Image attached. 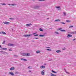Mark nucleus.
Returning <instances> with one entry per match:
<instances>
[{"mask_svg": "<svg viewBox=\"0 0 76 76\" xmlns=\"http://www.w3.org/2000/svg\"><path fill=\"white\" fill-rule=\"evenodd\" d=\"M45 73V70H43L41 71V74L42 75H44Z\"/></svg>", "mask_w": 76, "mask_h": 76, "instance_id": "obj_1", "label": "nucleus"}, {"mask_svg": "<svg viewBox=\"0 0 76 76\" xmlns=\"http://www.w3.org/2000/svg\"><path fill=\"white\" fill-rule=\"evenodd\" d=\"M8 73L9 75H11L12 76H13V75H14V73H13V72H10Z\"/></svg>", "mask_w": 76, "mask_h": 76, "instance_id": "obj_2", "label": "nucleus"}, {"mask_svg": "<svg viewBox=\"0 0 76 76\" xmlns=\"http://www.w3.org/2000/svg\"><path fill=\"white\" fill-rule=\"evenodd\" d=\"M24 37H30L31 35L25 34L24 35Z\"/></svg>", "mask_w": 76, "mask_h": 76, "instance_id": "obj_3", "label": "nucleus"}, {"mask_svg": "<svg viewBox=\"0 0 76 76\" xmlns=\"http://www.w3.org/2000/svg\"><path fill=\"white\" fill-rule=\"evenodd\" d=\"M67 35L68 36H67V38H69V37H72V35L71 34H68Z\"/></svg>", "mask_w": 76, "mask_h": 76, "instance_id": "obj_4", "label": "nucleus"}, {"mask_svg": "<svg viewBox=\"0 0 76 76\" xmlns=\"http://www.w3.org/2000/svg\"><path fill=\"white\" fill-rule=\"evenodd\" d=\"M8 46H14V44H8Z\"/></svg>", "mask_w": 76, "mask_h": 76, "instance_id": "obj_5", "label": "nucleus"}, {"mask_svg": "<svg viewBox=\"0 0 76 76\" xmlns=\"http://www.w3.org/2000/svg\"><path fill=\"white\" fill-rule=\"evenodd\" d=\"M3 23H4V24H9V23H10L7 22H4Z\"/></svg>", "mask_w": 76, "mask_h": 76, "instance_id": "obj_6", "label": "nucleus"}, {"mask_svg": "<svg viewBox=\"0 0 76 76\" xmlns=\"http://www.w3.org/2000/svg\"><path fill=\"white\" fill-rule=\"evenodd\" d=\"M40 69H44L45 66H42L40 67Z\"/></svg>", "mask_w": 76, "mask_h": 76, "instance_id": "obj_7", "label": "nucleus"}, {"mask_svg": "<svg viewBox=\"0 0 76 76\" xmlns=\"http://www.w3.org/2000/svg\"><path fill=\"white\" fill-rule=\"evenodd\" d=\"M76 34V31H75L71 32V34Z\"/></svg>", "mask_w": 76, "mask_h": 76, "instance_id": "obj_8", "label": "nucleus"}, {"mask_svg": "<svg viewBox=\"0 0 76 76\" xmlns=\"http://www.w3.org/2000/svg\"><path fill=\"white\" fill-rule=\"evenodd\" d=\"M32 25V24H31V23H29L28 24H26V25L27 26H30V25Z\"/></svg>", "mask_w": 76, "mask_h": 76, "instance_id": "obj_9", "label": "nucleus"}, {"mask_svg": "<svg viewBox=\"0 0 76 76\" xmlns=\"http://www.w3.org/2000/svg\"><path fill=\"white\" fill-rule=\"evenodd\" d=\"M22 56H26V53L22 54Z\"/></svg>", "mask_w": 76, "mask_h": 76, "instance_id": "obj_10", "label": "nucleus"}, {"mask_svg": "<svg viewBox=\"0 0 76 76\" xmlns=\"http://www.w3.org/2000/svg\"><path fill=\"white\" fill-rule=\"evenodd\" d=\"M30 56V54L29 53H26V56H27V57H29Z\"/></svg>", "mask_w": 76, "mask_h": 76, "instance_id": "obj_11", "label": "nucleus"}, {"mask_svg": "<svg viewBox=\"0 0 76 76\" xmlns=\"http://www.w3.org/2000/svg\"><path fill=\"white\" fill-rule=\"evenodd\" d=\"M0 53H2V54H4V53H5L6 52H4L3 51H1Z\"/></svg>", "mask_w": 76, "mask_h": 76, "instance_id": "obj_12", "label": "nucleus"}, {"mask_svg": "<svg viewBox=\"0 0 76 76\" xmlns=\"http://www.w3.org/2000/svg\"><path fill=\"white\" fill-rule=\"evenodd\" d=\"M63 14L64 16H66V12H64Z\"/></svg>", "mask_w": 76, "mask_h": 76, "instance_id": "obj_13", "label": "nucleus"}, {"mask_svg": "<svg viewBox=\"0 0 76 76\" xmlns=\"http://www.w3.org/2000/svg\"><path fill=\"white\" fill-rule=\"evenodd\" d=\"M58 21H60V19H58L55 20V22H58Z\"/></svg>", "mask_w": 76, "mask_h": 76, "instance_id": "obj_14", "label": "nucleus"}, {"mask_svg": "<svg viewBox=\"0 0 76 76\" xmlns=\"http://www.w3.org/2000/svg\"><path fill=\"white\" fill-rule=\"evenodd\" d=\"M39 8V6H37L35 7L34 8L37 9H38Z\"/></svg>", "mask_w": 76, "mask_h": 76, "instance_id": "obj_15", "label": "nucleus"}, {"mask_svg": "<svg viewBox=\"0 0 76 76\" xmlns=\"http://www.w3.org/2000/svg\"><path fill=\"white\" fill-rule=\"evenodd\" d=\"M40 52H41L39 50H38L36 52V53H40Z\"/></svg>", "mask_w": 76, "mask_h": 76, "instance_id": "obj_16", "label": "nucleus"}, {"mask_svg": "<svg viewBox=\"0 0 76 76\" xmlns=\"http://www.w3.org/2000/svg\"><path fill=\"white\" fill-rule=\"evenodd\" d=\"M56 53H60V52H61V51L60 50H57L56 51Z\"/></svg>", "mask_w": 76, "mask_h": 76, "instance_id": "obj_17", "label": "nucleus"}, {"mask_svg": "<svg viewBox=\"0 0 76 76\" xmlns=\"http://www.w3.org/2000/svg\"><path fill=\"white\" fill-rule=\"evenodd\" d=\"M15 69V68L14 67H12L11 68H10V70H14Z\"/></svg>", "mask_w": 76, "mask_h": 76, "instance_id": "obj_18", "label": "nucleus"}, {"mask_svg": "<svg viewBox=\"0 0 76 76\" xmlns=\"http://www.w3.org/2000/svg\"><path fill=\"white\" fill-rule=\"evenodd\" d=\"M2 34H5V35H6V32H4V31H2Z\"/></svg>", "mask_w": 76, "mask_h": 76, "instance_id": "obj_19", "label": "nucleus"}, {"mask_svg": "<svg viewBox=\"0 0 76 76\" xmlns=\"http://www.w3.org/2000/svg\"><path fill=\"white\" fill-rule=\"evenodd\" d=\"M5 42H6L5 41H4L3 42H2V44H5Z\"/></svg>", "mask_w": 76, "mask_h": 76, "instance_id": "obj_20", "label": "nucleus"}, {"mask_svg": "<svg viewBox=\"0 0 76 76\" xmlns=\"http://www.w3.org/2000/svg\"><path fill=\"white\" fill-rule=\"evenodd\" d=\"M39 31H43V30L41 29V28H40L39 29Z\"/></svg>", "mask_w": 76, "mask_h": 76, "instance_id": "obj_21", "label": "nucleus"}, {"mask_svg": "<svg viewBox=\"0 0 76 76\" xmlns=\"http://www.w3.org/2000/svg\"><path fill=\"white\" fill-rule=\"evenodd\" d=\"M39 36V37H44V35H40Z\"/></svg>", "mask_w": 76, "mask_h": 76, "instance_id": "obj_22", "label": "nucleus"}, {"mask_svg": "<svg viewBox=\"0 0 76 76\" xmlns=\"http://www.w3.org/2000/svg\"><path fill=\"white\" fill-rule=\"evenodd\" d=\"M47 51H51V50L49 49H48L46 50Z\"/></svg>", "mask_w": 76, "mask_h": 76, "instance_id": "obj_23", "label": "nucleus"}, {"mask_svg": "<svg viewBox=\"0 0 76 76\" xmlns=\"http://www.w3.org/2000/svg\"><path fill=\"white\" fill-rule=\"evenodd\" d=\"M3 50H7V48H3Z\"/></svg>", "mask_w": 76, "mask_h": 76, "instance_id": "obj_24", "label": "nucleus"}, {"mask_svg": "<svg viewBox=\"0 0 76 76\" xmlns=\"http://www.w3.org/2000/svg\"><path fill=\"white\" fill-rule=\"evenodd\" d=\"M34 37H38V34L34 35Z\"/></svg>", "mask_w": 76, "mask_h": 76, "instance_id": "obj_25", "label": "nucleus"}, {"mask_svg": "<svg viewBox=\"0 0 76 76\" xmlns=\"http://www.w3.org/2000/svg\"><path fill=\"white\" fill-rule=\"evenodd\" d=\"M65 72H66V73H67L68 74H70V73H69V72H68L66 70L65 71Z\"/></svg>", "mask_w": 76, "mask_h": 76, "instance_id": "obj_26", "label": "nucleus"}, {"mask_svg": "<svg viewBox=\"0 0 76 76\" xmlns=\"http://www.w3.org/2000/svg\"><path fill=\"white\" fill-rule=\"evenodd\" d=\"M61 32H64V31H66V30H61Z\"/></svg>", "mask_w": 76, "mask_h": 76, "instance_id": "obj_27", "label": "nucleus"}, {"mask_svg": "<svg viewBox=\"0 0 76 76\" xmlns=\"http://www.w3.org/2000/svg\"><path fill=\"white\" fill-rule=\"evenodd\" d=\"M2 5H6V4L5 3L1 4Z\"/></svg>", "mask_w": 76, "mask_h": 76, "instance_id": "obj_28", "label": "nucleus"}, {"mask_svg": "<svg viewBox=\"0 0 76 76\" xmlns=\"http://www.w3.org/2000/svg\"><path fill=\"white\" fill-rule=\"evenodd\" d=\"M60 7H56V8H57V9H58Z\"/></svg>", "mask_w": 76, "mask_h": 76, "instance_id": "obj_29", "label": "nucleus"}, {"mask_svg": "<svg viewBox=\"0 0 76 76\" xmlns=\"http://www.w3.org/2000/svg\"><path fill=\"white\" fill-rule=\"evenodd\" d=\"M23 61H28V60H27L26 59H24Z\"/></svg>", "mask_w": 76, "mask_h": 76, "instance_id": "obj_30", "label": "nucleus"}, {"mask_svg": "<svg viewBox=\"0 0 76 76\" xmlns=\"http://www.w3.org/2000/svg\"><path fill=\"white\" fill-rule=\"evenodd\" d=\"M62 50H66V48H64L62 49Z\"/></svg>", "mask_w": 76, "mask_h": 76, "instance_id": "obj_31", "label": "nucleus"}, {"mask_svg": "<svg viewBox=\"0 0 76 76\" xmlns=\"http://www.w3.org/2000/svg\"><path fill=\"white\" fill-rule=\"evenodd\" d=\"M52 72H53V73H57V72H54V71L53 70L52 71Z\"/></svg>", "mask_w": 76, "mask_h": 76, "instance_id": "obj_32", "label": "nucleus"}, {"mask_svg": "<svg viewBox=\"0 0 76 76\" xmlns=\"http://www.w3.org/2000/svg\"><path fill=\"white\" fill-rule=\"evenodd\" d=\"M15 5H16V4H11V6H15Z\"/></svg>", "mask_w": 76, "mask_h": 76, "instance_id": "obj_33", "label": "nucleus"}, {"mask_svg": "<svg viewBox=\"0 0 76 76\" xmlns=\"http://www.w3.org/2000/svg\"><path fill=\"white\" fill-rule=\"evenodd\" d=\"M9 51H12V49H9Z\"/></svg>", "mask_w": 76, "mask_h": 76, "instance_id": "obj_34", "label": "nucleus"}, {"mask_svg": "<svg viewBox=\"0 0 76 76\" xmlns=\"http://www.w3.org/2000/svg\"><path fill=\"white\" fill-rule=\"evenodd\" d=\"M45 0H39V1H44Z\"/></svg>", "mask_w": 76, "mask_h": 76, "instance_id": "obj_35", "label": "nucleus"}, {"mask_svg": "<svg viewBox=\"0 0 76 76\" xmlns=\"http://www.w3.org/2000/svg\"><path fill=\"white\" fill-rule=\"evenodd\" d=\"M61 23H62V24H65V23L63 22H61Z\"/></svg>", "mask_w": 76, "mask_h": 76, "instance_id": "obj_36", "label": "nucleus"}, {"mask_svg": "<svg viewBox=\"0 0 76 76\" xmlns=\"http://www.w3.org/2000/svg\"><path fill=\"white\" fill-rule=\"evenodd\" d=\"M24 60V58H21V60H23V61Z\"/></svg>", "mask_w": 76, "mask_h": 76, "instance_id": "obj_37", "label": "nucleus"}, {"mask_svg": "<svg viewBox=\"0 0 76 76\" xmlns=\"http://www.w3.org/2000/svg\"><path fill=\"white\" fill-rule=\"evenodd\" d=\"M28 69H31V66H28Z\"/></svg>", "mask_w": 76, "mask_h": 76, "instance_id": "obj_38", "label": "nucleus"}, {"mask_svg": "<svg viewBox=\"0 0 76 76\" xmlns=\"http://www.w3.org/2000/svg\"><path fill=\"white\" fill-rule=\"evenodd\" d=\"M55 33L56 34H58V33L57 32H56Z\"/></svg>", "mask_w": 76, "mask_h": 76, "instance_id": "obj_39", "label": "nucleus"}, {"mask_svg": "<svg viewBox=\"0 0 76 76\" xmlns=\"http://www.w3.org/2000/svg\"><path fill=\"white\" fill-rule=\"evenodd\" d=\"M66 22H70V21L69 20H67L66 21Z\"/></svg>", "mask_w": 76, "mask_h": 76, "instance_id": "obj_40", "label": "nucleus"}, {"mask_svg": "<svg viewBox=\"0 0 76 76\" xmlns=\"http://www.w3.org/2000/svg\"><path fill=\"white\" fill-rule=\"evenodd\" d=\"M35 34H36V33H35L33 34V35H35Z\"/></svg>", "mask_w": 76, "mask_h": 76, "instance_id": "obj_41", "label": "nucleus"}, {"mask_svg": "<svg viewBox=\"0 0 76 76\" xmlns=\"http://www.w3.org/2000/svg\"><path fill=\"white\" fill-rule=\"evenodd\" d=\"M1 47V45H0V48H2Z\"/></svg>", "mask_w": 76, "mask_h": 76, "instance_id": "obj_42", "label": "nucleus"}, {"mask_svg": "<svg viewBox=\"0 0 76 76\" xmlns=\"http://www.w3.org/2000/svg\"><path fill=\"white\" fill-rule=\"evenodd\" d=\"M46 48H50L49 47H47Z\"/></svg>", "mask_w": 76, "mask_h": 76, "instance_id": "obj_43", "label": "nucleus"}, {"mask_svg": "<svg viewBox=\"0 0 76 76\" xmlns=\"http://www.w3.org/2000/svg\"><path fill=\"white\" fill-rule=\"evenodd\" d=\"M11 4H8V5H9V6H11Z\"/></svg>", "mask_w": 76, "mask_h": 76, "instance_id": "obj_44", "label": "nucleus"}, {"mask_svg": "<svg viewBox=\"0 0 76 76\" xmlns=\"http://www.w3.org/2000/svg\"><path fill=\"white\" fill-rule=\"evenodd\" d=\"M73 27V26H71L69 27V28H72Z\"/></svg>", "mask_w": 76, "mask_h": 76, "instance_id": "obj_45", "label": "nucleus"}, {"mask_svg": "<svg viewBox=\"0 0 76 76\" xmlns=\"http://www.w3.org/2000/svg\"><path fill=\"white\" fill-rule=\"evenodd\" d=\"M28 72H31V70H29V71H28Z\"/></svg>", "mask_w": 76, "mask_h": 76, "instance_id": "obj_46", "label": "nucleus"}, {"mask_svg": "<svg viewBox=\"0 0 76 76\" xmlns=\"http://www.w3.org/2000/svg\"><path fill=\"white\" fill-rule=\"evenodd\" d=\"M59 30H61V29H62V28H59Z\"/></svg>", "mask_w": 76, "mask_h": 76, "instance_id": "obj_47", "label": "nucleus"}, {"mask_svg": "<svg viewBox=\"0 0 76 76\" xmlns=\"http://www.w3.org/2000/svg\"><path fill=\"white\" fill-rule=\"evenodd\" d=\"M74 40H76V39H73V41H74Z\"/></svg>", "mask_w": 76, "mask_h": 76, "instance_id": "obj_48", "label": "nucleus"}, {"mask_svg": "<svg viewBox=\"0 0 76 76\" xmlns=\"http://www.w3.org/2000/svg\"><path fill=\"white\" fill-rule=\"evenodd\" d=\"M35 39H38V38H35Z\"/></svg>", "mask_w": 76, "mask_h": 76, "instance_id": "obj_49", "label": "nucleus"}, {"mask_svg": "<svg viewBox=\"0 0 76 76\" xmlns=\"http://www.w3.org/2000/svg\"><path fill=\"white\" fill-rule=\"evenodd\" d=\"M1 34V32H0V34Z\"/></svg>", "mask_w": 76, "mask_h": 76, "instance_id": "obj_50", "label": "nucleus"}, {"mask_svg": "<svg viewBox=\"0 0 76 76\" xmlns=\"http://www.w3.org/2000/svg\"><path fill=\"white\" fill-rule=\"evenodd\" d=\"M10 19H13V18H10Z\"/></svg>", "mask_w": 76, "mask_h": 76, "instance_id": "obj_51", "label": "nucleus"}, {"mask_svg": "<svg viewBox=\"0 0 76 76\" xmlns=\"http://www.w3.org/2000/svg\"><path fill=\"white\" fill-rule=\"evenodd\" d=\"M45 65H46V64H45Z\"/></svg>", "mask_w": 76, "mask_h": 76, "instance_id": "obj_52", "label": "nucleus"}, {"mask_svg": "<svg viewBox=\"0 0 76 76\" xmlns=\"http://www.w3.org/2000/svg\"><path fill=\"white\" fill-rule=\"evenodd\" d=\"M33 0L34 1V0Z\"/></svg>", "mask_w": 76, "mask_h": 76, "instance_id": "obj_53", "label": "nucleus"}]
</instances>
